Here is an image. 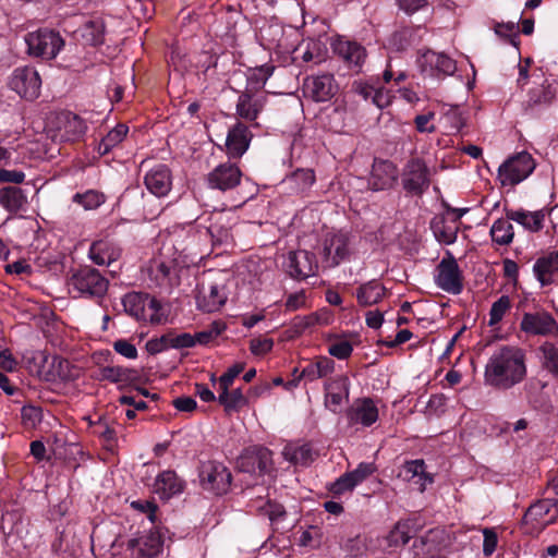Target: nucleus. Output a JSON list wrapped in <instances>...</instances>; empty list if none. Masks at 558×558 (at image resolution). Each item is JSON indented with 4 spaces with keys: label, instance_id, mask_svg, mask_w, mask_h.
I'll list each match as a JSON object with an SVG mask.
<instances>
[{
    "label": "nucleus",
    "instance_id": "obj_1",
    "mask_svg": "<svg viewBox=\"0 0 558 558\" xmlns=\"http://www.w3.org/2000/svg\"><path fill=\"white\" fill-rule=\"evenodd\" d=\"M526 376L525 354L522 349L502 345L489 356L484 381L499 390H508L522 383Z\"/></svg>",
    "mask_w": 558,
    "mask_h": 558
},
{
    "label": "nucleus",
    "instance_id": "obj_2",
    "mask_svg": "<svg viewBox=\"0 0 558 558\" xmlns=\"http://www.w3.org/2000/svg\"><path fill=\"white\" fill-rule=\"evenodd\" d=\"M122 305L125 313L137 320L148 322L154 325L166 322L167 316L161 304L148 294L130 292L123 296Z\"/></svg>",
    "mask_w": 558,
    "mask_h": 558
},
{
    "label": "nucleus",
    "instance_id": "obj_3",
    "mask_svg": "<svg viewBox=\"0 0 558 558\" xmlns=\"http://www.w3.org/2000/svg\"><path fill=\"white\" fill-rule=\"evenodd\" d=\"M27 54L46 60L54 59L64 46L60 34L53 29L40 28L27 33L24 37Z\"/></svg>",
    "mask_w": 558,
    "mask_h": 558
},
{
    "label": "nucleus",
    "instance_id": "obj_4",
    "mask_svg": "<svg viewBox=\"0 0 558 558\" xmlns=\"http://www.w3.org/2000/svg\"><path fill=\"white\" fill-rule=\"evenodd\" d=\"M536 167L527 151L518 153L505 160L498 168L497 180L502 186H514L530 177Z\"/></svg>",
    "mask_w": 558,
    "mask_h": 558
},
{
    "label": "nucleus",
    "instance_id": "obj_5",
    "mask_svg": "<svg viewBox=\"0 0 558 558\" xmlns=\"http://www.w3.org/2000/svg\"><path fill=\"white\" fill-rule=\"evenodd\" d=\"M352 253V238L348 232L327 233L322 241L320 257L326 268H333L349 258Z\"/></svg>",
    "mask_w": 558,
    "mask_h": 558
},
{
    "label": "nucleus",
    "instance_id": "obj_6",
    "mask_svg": "<svg viewBox=\"0 0 558 558\" xmlns=\"http://www.w3.org/2000/svg\"><path fill=\"white\" fill-rule=\"evenodd\" d=\"M108 280L90 267L77 270L69 281L71 290L88 298H102L108 290Z\"/></svg>",
    "mask_w": 558,
    "mask_h": 558
},
{
    "label": "nucleus",
    "instance_id": "obj_7",
    "mask_svg": "<svg viewBox=\"0 0 558 558\" xmlns=\"http://www.w3.org/2000/svg\"><path fill=\"white\" fill-rule=\"evenodd\" d=\"M199 483L205 490L216 495L227 493L231 483V473L220 462L207 461L199 466Z\"/></svg>",
    "mask_w": 558,
    "mask_h": 558
},
{
    "label": "nucleus",
    "instance_id": "obj_8",
    "mask_svg": "<svg viewBox=\"0 0 558 558\" xmlns=\"http://www.w3.org/2000/svg\"><path fill=\"white\" fill-rule=\"evenodd\" d=\"M331 48L335 56L341 60L349 70L355 73L361 72L367 58L364 46L355 40L339 36L332 40Z\"/></svg>",
    "mask_w": 558,
    "mask_h": 558
},
{
    "label": "nucleus",
    "instance_id": "obj_9",
    "mask_svg": "<svg viewBox=\"0 0 558 558\" xmlns=\"http://www.w3.org/2000/svg\"><path fill=\"white\" fill-rule=\"evenodd\" d=\"M429 175L426 163L422 159L413 158L405 163L401 172V183L408 193L422 195L429 187Z\"/></svg>",
    "mask_w": 558,
    "mask_h": 558
},
{
    "label": "nucleus",
    "instance_id": "obj_10",
    "mask_svg": "<svg viewBox=\"0 0 558 558\" xmlns=\"http://www.w3.org/2000/svg\"><path fill=\"white\" fill-rule=\"evenodd\" d=\"M436 271L435 283L438 288L451 294H460L462 292V274L456 258L451 254H448L447 257L440 260Z\"/></svg>",
    "mask_w": 558,
    "mask_h": 558
},
{
    "label": "nucleus",
    "instance_id": "obj_11",
    "mask_svg": "<svg viewBox=\"0 0 558 558\" xmlns=\"http://www.w3.org/2000/svg\"><path fill=\"white\" fill-rule=\"evenodd\" d=\"M41 80L38 72L32 66L15 69L10 78L9 87L26 99H35L39 95Z\"/></svg>",
    "mask_w": 558,
    "mask_h": 558
},
{
    "label": "nucleus",
    "instance_id": "obj_12",
    "mask_svg": "<svg viewBox=\"0 0 558 558\" xmlns=\"http://www.w3.org/2000/svg\"><path fill=\"white\" fill-rule=\"evenodd\" d=\"M338 92V84L332 74L323 73L304 78L303 94L317 102L330 100Z\"/></svg>",
    "mask_w": 558,
    "mask_h": 558
},
{
    "label": "nucleus",
    "instance_id": "obj_13",
    "mask_svg": "<svg viewBox=\"0 0 558 558\" xmlns=\"http://www.w3.org/2000/svg\"><path fill=\"white\" fill-rule=\"evenodd\" d=\"M417 64L421 72L430 77L452 75L457 70L456 61L452 58L433 50L421 53L417 58Z\"/></svg>",
    "mask_w": 558,
    "mask_h": 558
},
{
    "label": "nucleus",
    "instance_id": "obj_14",
    "mask_svg": "<svg viewBox=\"0 0 558 558\" xmlns=\"http://www.w3.org/2000/svg\"><path fill=\"white\" fill-rule=\"evenodd\" d=\"M242 175L241 169L235 163L227 161L218 165L207 174V184L210 189L226 192L236 187Z\"/></svg>",
    "mask_w": 558,
    "mask_h": 558
},
{
    "label": "nucleus",
    "instance_id": "obj_15",
    "mask_svg": "<svg viewBox=\"0 0 558 558\" xmlns=\"http://www.w3.org/2000/svg\"><path fill=\"white\" fill-rule=\"evenodd\" d=\"M163 541L159 532L149 531L128 542L125 554L131 558H150L162 550Z\"/></svg>",
    "mask_w": 558,
    "mask_h": 558
},
{
    "label": "nucleus",
    "instance_id": "obj_16",
    "mask_svg": "<svg viewBox=\"0 0 558 558\" xmlns=\"http://www.w3.org/2000/svg\"><path fill=\"white\" fill-rule=\"evenodd\" d=\"M271 451L265 447H251L245 449L238 459V466L242 472L264 474L271 468Z\"/></svg>",
    "mask_w": 558,
    "mask_h": 558
},
{
    "label": "nucleus",
    "instance_id": "obj_17",
    "mask_svg": "<svg viewBox=\"0 0 558 558\" xmlns=\"http://www.w3.org/2000/svg\"><path fill=\"white\" fill-rule=\"evenodd\" d=\"M287 272L294 279H305L315 275L318 265L308 251L290 252L283 264Z\"/></svg>",
    "mask_w": 558,
    "mask_h": 558
},
{
    "label": "nucleus",
    "instance_id": "obj_18",
    "mask_svg": "<svg viewBox=\"0 0 558 558\" xmlns=\"http://www.w3.org/2000/svg\"><path fill=\"white\" fill-rule=\"evenodd\" d=\"M521 329L533 336H557L558 323L547 312L525 313L521 320Z\"/></svg>",
    "mask_w": 558,
    "mask_h": 558
},
{
    "label": "nucleus",
    "instance_id": "obj_19",
    "mask_svg": "<svg viewBox=\"0 0 558 558\" xmlns=\"http://www.w3.org/2000/svg\"><path fill=\"white\" fill-rule=\"evenodd\" d=\"M252 133L244 123L238 121L227 133L225 150L230 159L241 158L250 147Z\"/></svg>",
    "mask_w": 558,
    "mask_h": 558
},
{
    "label": "nucleus",
    "instance_id": "obj_20",
    "mask_svg": "<svg viewBox=\"0 0 558 558\" xmlns=\"http://www.w3.org/2000/svg\"><path fill=\"white\" fill-rule=\"evenodd\" d=\"M228 295L223 284L218 282H202L196 302L199 310L213 313L227 302Z\"/></svg>",
    "mask_w": 558,
    "mask_h": 558
},
{
    "label": "nucleus",
    "instance_id": "obj_21",
    "mask_svg": "<svg viewBox=\"0 0 558 558\" xmlns=\"http://www.w3.org/2000/svg\"><path fill=\"white\" fill-rule=\"evenodd\" d=\"M267 102L265 93H251L243 90L235 105L236 116L247 122L255 121L264 110Z\"/></svg>",
    "mask_w": 558,
    "mask_h": 558
},
{
    "label": "nucleus",
    "instance_id": "obj_22",
    "mask_svg": "<svg viewBox=\"0 0 558 558\" xmlns=\"http://www.w3.org/2000/svg\"><path fill=\"white\" fill-rule=\"evenodd\" d=\"M350 381L347 376H337L325 384V407L339 413L341 405L349 399Z\"/></svg>",
    "mask_w": 558,
    "mask_h": 558
},
{
    "label": "nucleus",
    "instance_id": "obj_23",
    "mask_svg": "<svg viewBox=\"0 0 558 558\" xmlns=\"http://www.w3.org/2000/svg\"><path fill=\"white\" fill-rule=\"evenodd\" d=\"M398 178L397 167L389 160H375L368 184L373 191L390 189Z\"/></svg>",
    "mask_w": 558,
    "mask_h": 558
},
{
    "label": "nucleus",
    "instance_id": "obj_24",
    "mask_svg": "<svg viewBox=\"0 0 558 558\" xmlns=\"http://www.w3.org/2000/svg\"><path fill=\"white\" fill-rule=\"evenodd\" d=\"M347 417L352 425L368 427L378 420V409L371 398H360L348 410Z\"/></svg>",
    "mask_w": 558,
    "mask_h": 558
},
{
    "label": "nucleus",
    "instance_id": "obj_25",
    "mask_svg": "<svg viewBox=\"0 0 558 558\" xmlns=\"http://www.w3.org/2000/svg\"><path fill=\"white\" fill-rule=\"evenodd\" d=\"M146 189L157 197L168 195L172 186V178L166 165H157L150 169L144 178Z\"/></svg>",
    "mask_w": 558,
    "mask_h": 558
},
{
    "label": "nucleus",
    "instance_id": "obj_26",
    "mask_svg": "<svg viewBox=\"0 0 558 558\" xmlns=\"http://www.w3.org/2000/svg\"><path fill=\"white\" fill-rule=\"evenodd\" d=\"M533 274L541 286H548L558 280V250L543 254L533 265Z\"/></svg>",
    "mask_w": 558,
    "mask_h": 558
},
{
    "label": "nucleus",
    "instance_id": "obj_27",
    "mask_svg": "<svg viewBox=\"0 0 558 558\" xmlns=\"http://www.w3.org/2000/svg\"><path fill=\"white\" fill-rule=\"evenodd\" d=\"M58 131L63 141H75L83 136L87 130L85 121L72 113L62 112L57 117Z\"/></svg>",
    "mask_w": 558,
    "mask_h": 558
},
{
    "label": "nucleus",
    "instance_id": "obj_28",
    "mask_svg": "<svg viewBox=\"0 0 558 558\" xmlns=\"http://www.w3.org/2000/svg\"><path fill=\"white\" fill-rule=\"evenodd\" d=\"M399 477L413 483L420 492H424L426 486L433 483V477L426 472L423 460L407 461L399 472Z\"/></svg>",
    "mask_w": 558,
    "mask_h": 558
},
{
    "label": "nucleus",
    "instance_id": "obj_29",
    "mask_svg": "<svg viewBox=\"0 0 558 558\" xmlns=\"http://www.w3.org/2000/svg\"><path fill=\"white\" fill-rule=\"evenodd\" d=\"M184 489V482L173 471H163L155 480L154 493L161 499H169Z\"/></svg>",
    "mask_w": 558,
    "mask_h": 558
},
{
    "label": "nucleus",
    "instance_id": "obj_30",
    "mask_svg": "<svg viewBox=\"0 0 558 558\" xmlns=\"http://www.w3.org/2000/svg\"><path fill=\"white\" fill-rule=\"evenodd\" d=\"M333 368L335 362L331 359L320 356L316 359L314 362L307 364L300 373L298 368H295L293 375L296 376L298 374V379L314 381L316 379L326 377L328 374L333 372Z\"/></svg>",
    "mask_w": 558,
    "mask_h": 558
},
{
    "label": "nucleus",
    "instance_id": "obj_31",
    "mask_svg": "<svg viewBox=\"0 0 558 558\" xmlns=\"http://www.w3.org/2000/svg\"><path fill=\"white\" fill-rule=\"evenodd\" d=\"M88 255L95 264L108 266L120 257L121 250L109 241L100 240L90 245Z\"/></svg>",
    "mask_w": 558,
    "mask_h": 558
},
{
    "label": "nucleus",
    "instance_id": "obj_32",
    "mask_svg": "<svg viewBox=\"0 0 558 558\" xmlns=\"http://www.w3.org/2000/svg\"><path fill=\"white\" fill-rule=\"evenodd\" d=\"M385 286L376 279L361 284L355 292L357 303L361 306H372L379 303L386 295Z\"/></svg>",
    "mask_w": 558,
    "mask_h": 558
},
{
    "label": "nucleus",
    "instance_id": "obj_33",
    "mask_svg": "<svg viewBox=\"0 0 558 558\" xmlns=\"http://www.w3.org/2000/svg\"><path fill=\"white\" fill-rule=\"evenodd\" d=\"M413 537V524L410 521H399L393 529L383 538L384 549H395L405 545Z\"/></svg>",
    "mask_w": 558,
    "mask_h": 558
},
{
    "label": "nucleus",
    "instance_id": "obj_34",
    "mask_svg": "<svg viewBox=\"0 0 558 558\" xmlns=\"http://www.w3.org/2000/svg\"><path fill=\"white\" fill-rule=\"evenodd\" d=\"M509 220L515 221L524 229L531 232H537L543 229L545 214L542 210L525 211V210H510L507 213Z\"/></svg>",
    "mask_w": 558,
    "mask_h": 558
},
{
    "label": "nucleus",
    "instance_id": "obj_35",
    "mask_svg": "<svg viewBox=\"0 0 558 558\" xmlns=\"http://www.w3.org/2000/svg\"><path fill=\"white\" fill-rule=\"evenodd\" d=\"M315 173L312 169H296L291 174L287 175L283 184L295 194L307 192L315 183Z\"/></svg>",
    "mask_w": 558,
    "mask_h": 558
},
{
    "label": "nucleus",
    "instance_id": "obj_36",
    "mask_svg": "<svg viewBox=\"0 0 558 558\" xmlns=\"http://www.w3.org/2000/svg\"><path fill=\"white\" fill-rule=\"evenodd\" d=\"M275 66L269 63L259 66L250 68L246 71V87L244 90L251 93H262L267 80L272 75Z\"/></svg>",
    "mask_w": 558,
    "mask_h": 558
},
{
    "label": "nucleus",
    "instance_id": "obj_37",
    "mask_svg": "<svg viewBox=\"0 0 558 558\" xmlns=\"http://www.w3.org/2000/svg\"><path fill=\"white\" fill-rule=\"evenodd\" d=\"M0 204L9 213L16 214L24 209L27 204V197L22 189L5 186L0 189Z\"/></svg>",
    "mask_w": 558,
    "mask_h": 558
},
{
    "label": "nucleus",
    "instance_id": "obj_38",
    "mask_svg": "<svg viewBox=\"0 0 558 558\" xmlns=\"http://www.w3.org/2000/svg\"><path fill=\"white\" fill-rule=\"evenodd\" d=\"M97 378L112 384L126 385L136 378V372L124 366L108 365L99 368Z\"/></svg>",
    "mask_w": 558,
    "mask_h": 558
},
{
    "label": "nucleus",
    "instance_id": "obj_39",
    "mask_svg": "<svg viewBox=\"0 0 558 558\" xmlns=\"http://www.w3.org/2000/svg\"><path fill=\"white\" fill-rule=\"evenodd\" d=\"M282 454L287 461L296 465H308L314 460V451L308 444H288Z\"/></svg>",
    "mask_w": 558,
    "mask_h": 558
},
{
    "label": "nucleus",
    "instance_id": "obj_40",
    "mask_svg": "<svg viewBox=\"0 0 558 558\" xmlns=\"http://www.w3.org/2000/svg\"><path fill=\"white\" fill-rule=\"evenodd\" d=\"M556 96V88L548 80L543 81L538 86L533 87L527 95L526 107L535 108L548 105Z\"/></svg>",
    "mask_w": 558,
    "mask_h": 558
},
{
    "label": "nucleus",
    "instance_id": "obj_41",
    "mask_svg": "<svg viewBox=\"0 0 558 558\" xmlns=\"http://www.w3.org/2000/svg\"><path fill=\"white\" fill-rule=\"evenodd\" d=\"M252 508L260 514L266 515L271 524H279L286 518V510L280 504L272 502L263 497L253 500Z\"/></svg>",
    "mask_w": 558,
    "mask_h": 558
},
{
    "label": "nucleus",
    "instance_id": "obj_42",
    "mask_svg": "<svg viewBox=\"0 0 558 558\" xmlns=\"http://www.w3.org/2000/svg\"><path fill=\"white\" fill-rule=\"evenodd\" d=\"M230 387L218 388V402L227 412L238 411L247 404V398L243 395L241 388L229 390Z\"/></svg>",
    "mask_w": 558,
    "mask_h": 558
},
{
    "label": "nucleus",
    "instance_id": "obj_43",
    "mask_svg": "<svg viewBox=\"0 0 558 558\" xmlns=\"http://www.w3.org/2000/svg\"><path fill=\"white\" fill-rule=\"evenodd\" d=\"M424 33L425 28L421 26L416 28L404 27L392 35L390 43L398 50H402L410 45L418 43Z\"/></svg>",
    "mask_w": 558,
    "mask_h": 558
},
{
    "label": "nucleus",
    "instance_id": "obj_44",
    "mask_svg": "<svg viewBox=\"0 0 558 558\" xmlns=\"http://www.w3.org/2000/svg\"><path fill=\"white\" fill-rule=\"evenodd\" d=\"M148 272L150 279L156 286H166L172 283L173 267L171 264L155 259L150 263Z\"/></svg>",
    "mask_w": 558,
    "mask_h": 558
},
{
    "label": "nucleus",
    "instance_id": "obj_45",
    "mask_svg": "<svg viewBox=\"0 0 558 558\" xmlns=\"http://www.w3.org/2000/svg\"><path fill=\"white\" fill-rule=\"evenodd\" d=\"M513 227L508 218L497 219L490 228L492 240L498 245L510 244L513 240Z\"/></svg>",
    "mask_w": 558,
    "mask_h": 558
},
{
    "label": "nucleus",
    "instance_id": "obj_46",
    "mask_svg": "<svg viewBox=\"0 0 558 558\" xmlns=\"http://www.w3.org/2000/svg\"><path fill=\"white\" fill-rule=\"evenodd\" d=\"M128 126L125 124H118L114 129L109 131L98 144V153L100 155L109 154L116 146H118L128 134Z\"/></svg>",
    "mask_w": 558,
    "mask_h": 558
},
{
    "label": "nucleus",
    "instance_id": "obj_47",
    "mask_svg": "<svg viewBox=\"0 0 558 558\" xmlns=\"http://www.w3.org/2000/svg\"><path fill=\"white\" fill-rule=\"evenodd\" d=\"M82 37L89 45L96 46L102 43L105 25L102 20H90L84 24L81 29Z\"/></svg>",
    "mask_w": 558,
    "mask_h": 558
},
{
    "label": "nucleus",
    "instance_id": "obj_48",
    "mask_svg": "<svg viewBox=\"0 0 558 558\" xmlns=\"http://www.w3.org/2000/svg\"><path fill=\"white\" fill-rule=\"evenodd\" d=\"M73 202L77 203L86 210H93L105 203V196L95 190H88L84 193H76L73 196Z\"/></svg>",
    "mask_w": 558,
    "mask_h": 558
},
{
    "label": "nucleus",
    "instance_id": "obj_49",
    "mask_svg": "<svg viewBox=\"0 0 558 558\" xmlns=\"http://www.w3.org/2000/svg\"><path fill=\"white\" fill-rule=\"evenodd\" d=\"M23 523L20 521V517L14 512H7L1 519V530L7 539H10L14 535L20 536L22 533Z\"/></svg>",
    "mask_w": 558,
    "mask_h": 558
},
{
    "label": "nucleus",
    "instance_id": "obj_50",
    "mask_svg": "<svg viewBox=\"0 0 558 558\" xmlns=\"http://www.w3.org/2000/svg\"><path fill=\"white\" fill-rule=\"evenodd\" d=\"M303 45H305V49L301 56L303 61H313L315 63H320L324 60L325 48L318 40L308 39L305 43H303L298 49H301Z\"/></svg>",
    "mask_w": 558,
    "mask_h": 558
},
{
    "label": "nucleus",
    "instance_id": "obj_51",
    "mask_svg": "<svg viewBox=\"0 0 558 558\" xmlns=\"http://www.w3.org/2000/svg\"><path fill=\"white\" fill-rule=\"evenodd\" d=\"M326 325L328 324V318L323 317L318 313H312L305 316H295L292 326L296 332L301 333L308 328H312L316 325Z\"/></svg>",
    "mask_w": 558,
    "mask_h": 558
},
{
    "label": "nucleus",
    "instance_id": "obj_52",
    "mask_svg": "<svg viewBox=\"0 0 558 558\" xmlns=\"http://www.w3.org/2000/svg\"><path fill=\"white\" fill-rule=\"evenodd\" d=\"M510 308V299L507 295L500 296L495 301L489 311V326H495L504 318L505 314Z\"/></svg>",
    "mask_w": 558,
    "mask_h": 558
},
{
    "label": "nucleus",
    "instance_id": "obj_53",
    "mask_svg": "<svg viewBox=\"0 0 558 558\" xmlns=\"http://www.w3.org/2000/svg\"><path fill=\"white\" fill-rule=\"evenodd\" d=\"M441 120L451 131H460L464 125V118L458 106H448L442 113Z\"/></svg>",
    "mask_w": 558,
    "mask_h": 558
},
{
    "label": "nucleus",
    "instance_id": "obj_54",
    "mask_svg": "<svg viewBox=\"0 0 558 558\" xmlns=\"http://www.w3.org/2000/svg\"><path fill=\"white\" fill-rule=\"evenodd\" d=\"M541 351L544 355L545 367L558 377V349L549 342H545L541 347Z\"/></svg>",
    "mask_w": 558,
    "mask_h": 558
},
{
    "label": "nucleus",
    "instance_id": "obj_55",
    "mask_svg": "<svg viewBox=\"0 0 558 558\" xmlns=\"http://www.w3.org/2000/svg\"><path fill=\"white\" fill-rule=\"evenodd\" d=\"M553 506H554V502L549 499L538 501V502L532 505L527 509V511L524 515V519L526 521H529V520L538 521V520L543 519L546 514H548V512L550 511V508Z\"/></svg>",
    "mask_w": 558,
    "mask_h": 558
},
{
    "label": "nucleus",
    "instance_id": "obj_56",
    "mask_svg": "<svg viewBox=\"0 0 558 558\" xmlns=\"http://www.w3.org/2000/svg\"><path fill=\"white\" fill-rule=\"evenodd\" d=\"M393 98L395 96L390 89L385 87H375L372 102L377 108L385 109L391 105Z\"/></svg>",
    "mask_w": 558,
    "mask_h": 558
},
{
    "label": "nucleus",
    "instance_id": "obj_57",
    "mask_svg": "<svg viewBox=\"0 0 558 558\" xmlns=\"http://www.w3.org/2000/svg\"><path fill=\"white\" fill-rule=\"evenodd\" d=\"M94 434L105 441L107 447H112L116 444V432L106 422L99 421L95 428Z\"/></svg>",
    "mask_w": 558,
    "mask_h": 558
},
{
    "label": "nucleus",
    "instance_id": "obj_58",
    "mask_svg": "<svg viewBox=\"0 0 558 558\" xmlns=\"http://www.w3.org/2000/svg\"><path fill=\"white\" fill-rule=\"evenodd\" d=\"M353 351L352 344L347 341H338L335 343H331L328 348V353L339 360H344L351 355Z\"/></svg>",
    "mask_w": 558,
    "mask_h": 558
},
{
    "label": "nucleus",
    "instance_id": "obj_59",
    "mask_svg": "<svg viewBox=\"0 0 558 558\" xmlns=\"http://www.w3.org/2000/svg\"><path fill=\"white\" fill-rule=\"evenodd\" d=\"M21 416L26 426L34 427L41 421V411L36 407L25 405L22 408Z\"/></svg>",
    "mask_w": 558,
    "mask_h": 558
},
{
    "label": "nucleus",
    "instance_id": "obj_60",
    "mask_svg": "<svg viewBox=\"0 0 558 558\" xmlns=\"http://www.w3.org/2000/svg\"><path fill=\"white\" fill-rule=\"evenodd\" d=\"M355 488L348 473L341 475L337 481L330 484L329 490L333 495H342L352 492Z\"/></svg>",
    "mask_w": 558,
    "mask_h": 558
},
{
    "label": "nucleus",
    "instance_id": "obj_61",
    "mask_svg": "<svg viewBox=\"0 0 558 558\" xmlns=\"http://www.w3.org/2000/svg\"><path fill=\"white\" fill-rule=\"evenodd\" d=\"M170 339H171V333H166V335H162L159 338L150 339L146 343L147 351L150 354H157V353L162 352V351H165L167 349H170L171 348Z\"/></svg>",
    "mask_w": 558,
    "mask_h": 558
},
{
    "label": "nucleus",
    "instance_id": "obj_62",
    "mask_svg": "<svg viewBox=\"0 0 558 558\" xmlns=\"http://www.w3.org/2000/svg\"><path fill=\"white\" fill-rule=\"evenodd\" d=\"M113 349L117 353H119L120 355H122L126 359L134 360L137 357L136 347L128 340H124V339L117 340L113 343Z\"/></svg>",
    "mask_w": 558,
    "mask_h": 558
},
{
    "label": "nucleus",
    "instance_id": "obj_63",
    "mask_svg": "<svg viewBox=\"0 0 558 558\" xmlns=\"http://www.w3.org/2000/svg\"><path fill=\"white\" fill-rule=\"evenodd\" d=\"M242 371V364H235L229 367L228 371L219 377L218 388H223L226 390V387H230Z\"/></svg>",
    "mask_w": 558,
    "mask_h": 558
},
{
    "label": "nucleus",
    "instance_id": "obj_64",
    "mask_svg": "<svg viewBox=\"0 0 558 558\" xmlns=\"http://www.w3.org/2000/svg\"><path fill=\"white\" fill-rule=\"evenodd\" d=\"M170 342L172 349H187L195 345V338L193 335L187 332L180 335L171 333Z\"/></svg>",
    "mask_w": 558,
    "mask_h": 558
}]
</instances>
